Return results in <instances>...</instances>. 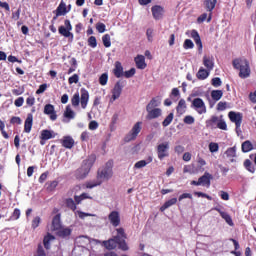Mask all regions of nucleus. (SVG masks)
Returning a JSON list of instances; mask_svg holds the SVG:
<instances>
[{
    "label": "nucleus",
    "instance_id": "nucleus-56",
    "mask_svg": "<svg viewBox=\"0 0 256 256\" xmlns=\"http://www.w3.org/2000/svg\"><path fill=\"white\" fill-rule=\"evenodd\" d=\"M68 83H69V85H73V83H75V84L79 83V75L74 74L73 76L69 77Z\"/></svg>",
    "mask_w": 256,
    "mask_h": 256
},
{
    "label": "nucleus",
    "instance_id": "nucleus-18",
    "mask_svg": "<svg viewBox=\"0 0 256 256\" xmlns=\"http://www.w3.org/2000/svg\"><path fill=\"white\" fill-rule=\"evenodd\" d=\"M151 12L153 18L156 21H159V19H163V13H165V9L163 8V6L155 5L151 8Z\"/></svg>",
    "mask_w": 256,
    "mask_h": 256
},
{
    "label": "nucleus",
    "instance_id": "nucleus-63",
    "mask_svg": "<svg viewBox=\"0 0 256 256\" xmlns=\"http://www.w3.org/2000/svg\"><path fill=\"white\" fill-rule=\"evenodd\" d=\"M47 91V84H42L36 91V95H41V93H45Z\"/></svg>",
    "mask_w": 256,
    "mask_h": 256
},
{
    "label": "nucleus",
    "instance_id": "nucleus-43",
    "mask_svg": "<svg viewBox=\"0 0 256 256\" xmlns=\"http://www.w3.org/2000/svg\"><path fill=\"white\" fill-rule=\"evenodd\" d=\"M225 155L227 157H237V147L233 146L226 150Z\"/></svg>",
    "mask_w": 256,
    "mask_h": 256
},
{
    "label": "nucleus",
    "instance_id": "nucleus-11",
    "mask_svg": "<svg viewBox=\"0 0 256 256\" xmlns=\"http://www.w3.org/2000/svg\"><path fill=\"white\" fill-rule=\"evenodd\" d=\"M156 152L160 161H163L165 157H169V142L158 144L156 147Z\"/></svg>",
    "mask_w": 256,
    "mask_h": 256
},
{
    "label": "nucleus",
    "instance_id": "nucleus-5",
    "mask_svg": "<svg viewBox=\"0 0 256 256\" xmlns=\"http://www.w3.org/2000/svg\"><path fill=\"white\" fill-rule=\"evenodd\" d=\"M93 165H95V156H90L88 159L83 160L81 167L76 170V179H85Z\"/></svg>",
    "mask_w": 256,
    "mask_h": 256
},
{
    "label": "nucleus",
    "instance_id": "nucleus-58",
    "mask_svg": "<svg viewBox=\"0 0 256 256\" xmlns=\"http://www.w3.org/2000/svg\"><path fill=\"white\" fill-rule=\"evenodd\" d=\"M196 197H203L204 199H208V201H213V197L209 196V194H205L203 192H194Z\"/></svg>",
    "mask_w": 256,
    "mask_h": 256
},
{
    "label": "nucleus",
    "instance_id": "nucleus-60",
    "mask_svg": "<svg viewBox=\"0 0 256 256\" xmlns=\"http://www.w3.org/2000/svg\"><path fill=\"white\" fill-rule=\"evenodd\" d=\"M88 128L90 129V131H95L96 129L99 128V123H97V121H95V120H92V121L89 123Z\"/></svg>",
    "mask_w": 256,
    "mask_h": 256
},
{
    "label": "nucleus",
    "instance_id": "nucleus-13",
    "mask_svg": "<svg viewBox=\"0 0 256 256\" xmlns=\"http://www.w3.org/2000/svg\"><path fill=\"white\" fill-rule=\"evenodd\" d=\"M217 5V0H204V9L209 12L207 23H211V19H213V9H215Z\"/></svg>",
    "mask_w": 256,
    "mask_h": 256
},
{
    "label": "nucleus",
    "instance_id": "nucleus-48",
    "mask_svg": "<svg viewBox=\"0 0 256 256\" xmlns=\"http://www.w3.org/2000/svg\"><path fill=\"white\" fill-rule=\"evenodd\" d=\"M88 45L89 47H92V49H95V47H97V38L95 36H90L88 38Z\"/></svg>",
    "mask_w": 256,
    "mask_h": 256
},
{
    "label": "nucleus",
    "instance_id": "nucleus-62",
    "mask_svg": "<svg viewBox=\"0 0 256 256\" xmlns=\"http://www.w3.org/2000/svg\"><path fill=\"white\" fill-rule=\"evenodd\" d=\"M207 19H209V16L207 13H203L197 18V23H204V21H207Z\"/></svg>",
    "mask_w": 256,
    "mask_h": 256
},
{
    "label": "nucleus",
    "instance_id": "nucleus-27",
    "mask_svg": "<svg viewBox=\"0 0 256 256\" xmlns=\"http://www.w3.org/2000/svg\"><path fill=\"white\" fill-rule=\"evenodd\" d=\"M203 65L206 67L208 71H213V68L215 67V63L213 62V58L209 56L203 57Z\"/></svg>",
    "mask_w": 256,
    "mask_h": 256
},
{
    "label": "nucleus",
    "instance_id": "nucleus-38",
    "mask_svg": "<svg viewBox=\"0 0 256 256\" xmlns=\"http://www.w3.org/2000/svg\"><path fill=\"white\" fill-rule=\"evenodd\" d=\"M161 105V102L157 98H152L147 104L146 109H157Z\"/></svg>",
    "mask_w": 256,
    "mask_h": 256
},
{
    "label": "nucleus",
    "instance_id": "nucleus-15",
    "mask_svg": "<svg viewBox=\"0 0 256 256\" xmlns=\"http://www.w3.org/2000/svg\"><path fill=\"white\" fill-rule=\"evenodd\" d=\"M55 135L53 130H42L40 134V145H45L46 141H49V139H55Z\"/></svg>",
    "mask_w": 256,
    "mask_h": 256
},
{
    "label": "nucleus",
    "instance_id": "nucleus-1",
    "mask_svg": "<svg viewBox=\"0 0 256 256\" xmlns=\"http://www.w3.org/2000/svg\"><path fill=\"white\" fill-rule=\"evenodd\" d=\"M117 234L108 240L100 242L101 247H105L107 251H115L119 248L121 251H129V245H127V233L125 228L120 227L116 229Z\"/></svg>",
    "mask_w": 256,
    "mask_h": 256
},
{
    "label": "nucleus",
    "instance_id": "nucleus-25",
    "mask_svg": "<svg viewBox=\"0 0 256 256\" xmlns=\"http://www.w3.org/2000/svg\"><path fill=\"white\" fill-rule=\"evenodd\" d=\"M149 163H153V156H149L146 160H140L134 164V169H143L147 167Z\"/></svg>",
    "mask_w": 256,
    "mask_h": 256
},
{
    "label": "nucleus",
    "instance_id": "nucleus-36",
    "mask_svg": "<svg viewBox=\"0 0 256 256\" xmlns=\"http://www.w3.org/2000/svg\"><path fill=\"white\" fill-rule=\"evenodd\" d=\"M220 217H222V219H224V221H226V223L230 227H233L235 225V223H233V219L231 218V215H229V213L221 212V216Z\"/></svg>",
    "mask_w": 256,
    "mask_h": 256
},
{
    "label": "nucleus",
    "instance_id": "nucleus-26",
    "mask_svg": "<svg viewBox=\"0 0 256 256\" xmlns=\"http://www.w3.org/2000/svg\"><path fill=\"white\" fill-rule=\"evenodd\" d=\"M134 61L137 69H146L147 63H145V56L137 55V57L134 58Z\"/></svg>",
    "mask_w": 256,
    "mask_h": 256
},
{
    "label": "nucleus",
    "instance_id": "nucleus-17",
    "mask_svg": "<svg viewBox=\"0 0 256 256\" xmlns=\"http://www.w3.org/2000/svg\"><path fill=\"white\" fill-rule=\"evenodd\" d=\"M44 115H48L51 121H57V112H55V106L52 104L44 106Z\"/></svg>",
    "mask_w": 256,
    "mask_h": 256
},
{
    "label": "nucleus",
    "instance_id": "nucleus-23",
    "mask_svg": "<svg viewBox=\"0 0 256 256\" xmlns=\"http://www.w3.org/2000/svg\"><path fill=\"white\" fill-rule=\"evenodd\" d=\"M113 74L117 79H121L123 77V65L121 64L120 61L115 62V67L113 69Z\"/></svg>",
    "mask_w": 256,
    "mask_h": 256
},
{
    "label": "nucleus",
    "instance_id": "nucleus-4",
    "mask_svg": "<svg viewBox=\"0 0 256 256\" xmlns=\"http://www.w3.org/2000/svg\"><path fill=\"white\" fill-rule=\"evenodd\" d=\"M234 69L239 72V77L241 79H247L251 75V68L249 67V61L245 58H236L232 61Z\"/></svg>",
    "mask_w": 256,
    "mask_h": 256
},
{
    "label": "nucleus",
    "instance_id": "nucleus-6",
    "mask_svg": "<svg viewBox=\"0 0 256 256\" xmlns=\"http://www.w3.org/2000/svg\"><path fill=\"white\" fill-rule=\"evenodd\" d=\"M228 117L232 123H235V131L239 135L241 133V123H243V114L241 112L230 111Z\"/></svg>",
    "mask_w": 256,
    "mask_h": 256
},
{
    "label": "nucleus",
    "instance_id": "nucleus-9",
    "mask_svg": "<svg viewBox=\"0 0 256 256\" xmlns=\"http://www.w3.org/2000/svg\"><path fill=\"white\" fill-rule=\"evenodd\" d=\"M142 124H143V122H137L136 124H134V126L132 127L130 132L124 137L125 143H129V142L135 141V139H137V136L139 135V133H141V125Z\"/></svg>",
    "mask_w": 256,
    "mask_h": 256
},
{
    "label": "nucleus",
    "instance_id": "nucleus-45",
    "mask_svg": "<svg viewBox=\"0 0 256 256\" xmlns=\"http://www.w3.org/2000/svg\"><path fill=\"white\" fill-rule=\"evenodd\" d=\"M229 241H232L233 245H234L235 251H232V253L236 256H241V252H237V251H239V248H240L239 242L233 238H230Z\"/></svg>",
    "mask_w": 256,
    "mask_h": 256
},
{
    "label": "nucleus",
    "instance_id": "nucleus-10",
    "mask_svg": "<svg viewBox=\"0 0 256 256\" xmlns=\"http://www.w3.org/2000/svg\"><path fill=\"white\" fill-rule=\"evenodd\" d=\"M65 26H59L58 33L62 35V37L73 39V26L71 25V21L69 19H66L64 21Z\"/></svg>",
    "mask_w": 256,
    "mask_h": 256
},
{
    "label": "nucleus",
    "instance_id": "nucleus-21",
    "mask_svg": "<svg viewBox=\"0 0 256 256\" xmlns=\"http://www.w3.org/2000/svg\"><path fill=\"white\" fill-rule=\"evenodd\" d=\"M31 129H33V114L29 113L24 122V133H31Z\"/></svg>",
    "mask_w": 256,
    "mask_h": 256
},
{
    "label": "nucleus",
    "instance_id": "nucleus-53",
    "mask_svg": "<svg viewBox=\"0 0 256 256\" xmlns=\"http://www.w3.org/2000/svg\"><path fill=\"white\" fill-rule=\"evenodd\" d=\"M217 128L221 129L222 131H227V123L225 122V120H218Z\"/></svg>",
    "mask_w": 256,
    "mask_h": 256
},
{
    "label": "nucleus",
    "instance_id": "nucleus-14",
    "mask_svg": "<svg viewBox=\"0 0 256 256\" xmlns=\"http://www.w3.org/2000/svg\"><path fill=\"white\" fill-rule=\"evenodd\" d=\"M147 115L146 119L151 121L153 119H159L163 115V110L161 108H146Z\"/></svg>",
    "mask_w": 256,
    "mask_h": 256
},
{
    "label": "nucleus",
    "instance_id": "nucleus-22",
    "mask_svg": "<svg viewBox=\"0 0 256 256\" xmlns=\"http://www.w3.org/2000/svg\"><path fill=\"white\" fill-rule=\"evenodd\" d=\"M190 35L193 38L195 44L197 45L199 51H201L203 49V42L201 41V36L199 35V32H197V30H192Z\"/></svg>",
    "mask_w": 256,
    "mask_h": 256
},
{
    "label": "nucleus",
    "instance_id": "nucleus-54",
    "mask_svg": "<svg viewBox=\"0 0 256 256\" xmlns=\"http://www.w3.org/2000/svg\"><path fill=\"white\" fill-rule=\"evenodd\" d=\"M135 73H136L135 68H131L130 70L125 71L123 73V75H124V77H126V79H131V77H133L135 75Z\"/></svg>",
    "mask_w": 256,
    "mask_h": 256
},
{
    "label": "nucleus",
    "instance_id": "nucleus-2",
    "mask_svg": "<svg viewBox=\"0 0 256 256\" xmlns=\"http://www.w3.org/2000/svg\"><path fill=\"white\" fill-rule=\"evenodd\" d=\"M113 177V160H109L106 166L99 169L97 172V180L86 182V189H93V187H99L103 181L101 179L109 180Z\"/></svg>",
    "mask_w": 256,
    "mask_h": 256
},
{
    "label": "nucleus",
    "instance_id": "nucleus-47",
    "mask_svg": "<svg viewBox=\"0 0 256 256\" xmlns=\"http://www.w3.org/2000/svg\"><path fill=\"white\" fill-rule=\"evenodd\" d=\"M109 81V75L107 73H103L100 77H99V83L102 86L107 85V82Z\"/></svg>",
    "mask_w": 256,
    "mask_h": 256
},
{
    "label": "nucleus",
    "instance_id": "nucleus-46",
    "mask_svg": "<svg viewBox=\"0 0 256 256\" xmlns=\"http://www.w3.org/2000/svg\"><path fill=\"white\" fill-rule=\"evenodd\" d=\"M19 217H21V210L19 208H15L10 219L11 221H17Z\"/></svg>",
    "mask_w": 256,
    "mask_h": 256
},
{
    "label": "nucleus",
    "instance_id": "nucleus-42",
    "mask_svg": "<svg viewBox=\"0 0 256 256\" xmlns=\"http://www.w3.org/2000/svg\"><path fill=\"white\" fill-rule=\"evenodd\" d=\"M59 185V182L57 180L51 181V182H47L46 183V189L49 192H53L55 191V189H57V186Z\"/></svg>",
    "mask_w": 256,
    "mask_h": 256
},
{
    "label": "nucleus",
    "instance_id": "nucleus-7",
    "mask_svg": "<svg viewBox=\"0 0 256 256\" xmlns=\"http://www.w3.org/2000/svg\"><path fill=\"white\" fill-rule=\"evenodd\" d=\"M213 179V175H211L209 172H205L203 176H201L198 181L192 180L190 182V185H194L195 187H199L202 185V187H206L209 189L211 187V180Z\"/></svg>",
    "mask_w": 256,
    "mask_h": 256
},
{
    "label": "nucleus",
    "instance_id": "nucleus-55",
    "mask_svg": "<svg viewBox=\"0 0 256 256\" xmlns=\"http://www.w3.org/2000/svg\"><path fill=\"white\" fill-rule=\"evenodd\" d=\"M222 81H221V78L219 77H215L211 80V85H213V87H221L222 85Z\"/></svg>",
    "mask_w": 256,
    "mask_h": 256
},
{
    "label": "nucleus",
    "instance_id": "nucleus-28",
    "mask_svg": "<svg viewBox=\"0 0 256 256\" xmlns=\"http://www.w3.org/2000/svg\"><path fill=\"white\" fill-rule=\"evenodd\" d=\"M51 241H55V236H53L51 233H48L46 236H44L43 245L47 251L51 249Z\"/></svg>",
    "mask_w": 256,
    "mask_h": 256
},
{
    "label": "nucleus",
    "instance_id": "nucleus-37",
    "mask_svg": "<svg viewBox=\"0 0 256 256\" xmlns=\"http://www.w3.org/2000/svg\"><path fill=\"white\" fill-rule=\"evenodd\" d=\"M223 97V90H212L211 98L213 101H219Z\"/></svg>",
    "mask_w": 256,
    "mask_h": 256
},
{
    "label": "nucleus",
    "instance_id": "nucleus-32",
    "mask_svg": "<svg viewBox=\"0 0 256 256\" xmlns=\"http://www.w3.org/2000/svg\"><path fill=\"white\" fill-rule=\"evenodd\" d=\"M177 204V198H171L170 200L166 201L161 207L160 211H165L166 209H169V207H173V205Z\"/></svg>",
    "mask_w": 256,
    "mask_h": 256
},
{
    "label": "nucleus",
    "instance_id": "nucleus-19",
    "mask_svg": "<svg viewBox=\"0 0 256 256\" xmlns=\"http://www.w3.org/2000/svg\"><path fill=\"white\" fill-rule=\"evenodd\" d=\"M71 233H73V229L68 227H61L59 230H56L57 237H60L61 239H67L68 237H71Z\"/></svg>",
    "mask_w": 256,
    "mask_h": 256
},
{
    "label": "nucleus",
    "instance_id": "nucleus-8",
    "mask_svg": "<svg viewBox=\"0 0 256 256\" xmlns=\"http://www.w3.org/2000/svg\"><path fill=\"white\" fill-rule=\"evenodd\" d=\"M127 85V82L125 80H119L114 85V88L112 89V96L110 101L113 103V101H117L119 97H121V93H123V87Z\"/></svg>",
    "mask_w": 256,
    "mask_h": 256
},
{
    "label": "nucleus",
    "instance_id": "nucleus-39",
    "mask_svg": "<svg viewBox=\"0 0 256 256\" xmlns=\"http://www.w3.org/2000/svg\"><path fill=\"white\" fill-rule=\"evenodd\" d=\"M64 117H66V119H75V111H73V109H71L70 105L66 106V110L64 112Z\"/></svg>",
    "mask_w": 256,
    "mask_h": 256
},
{
    "label": "nucleus",
    "instance_id": "nucleus-41",
    "mask_svg": "<svg viewBox=\"0 0 256 256\" xmlns=\"http://www.w3.org/2000/svg\"><path fill=\"white\" fill-rule=\"evenodd\" d=\"M244 167L246 170L249 171V173H255V165L253 164V162H251V160L246 159L244 161Z\"/></svg>",
    "mask_w": 256,
    "mask_h": 256
},
{
    "label": "nucleus",
    "instance_id": "nucleus-24",
    "mask_svg": "<svg viewBox=\"0 0 256 256\" xmlns=\"http://www.w3.org/2000/svg\"><path fill=\"white\" fill-rule=\"evenodd\" d=\"M61 214H56L52 219V231H58L62 228Z\"/></svg>",
    "mask_w": 256,
    "mask_h": 256
},
{
    "label": "nucleus",
    "instance_id": "nucleus-33",
    "mask_svg": "<svg viewBox=\"0 0 256 256\" xmlns=\"http://www.w3.org/2000/svg\"><path fill=\"white\" fill-rule=\"evenodd\" d=\"M65 205L70 211H77V204L73 198H67L65 200Z\"/></svg>",
    "mask_w": 256,
    "mask_h": 256
},
{
    "label": "nucleus",
    "instance_id": "nucleus-30",
    "mask_svg": "<svg viewBox=\"0 0 256 256\" xmlns=\"http://www.w3.org/2000/svg\"><path fill=\"white\" fill-rule=\"evenodd\" d=\"M242 153H249L250 151H253L255 147H253V143H251L249 140H246L241 145Z\"/></svg>",
    "mask_w": 256,
    "mask_h": 256
},
{
    "label": "nucleus",
    "instance_id": "nucleus-59",
    "mask_svg": "<svg viewBox=\"0 0 256 256\" xmlns=\"http://www.w3.org/2000/svg\"><path fill=\"white\" fill-rule=\"evenodd\" d=\"M96 29H97L98 33H105L106 26L103 22H98L96 24Z\"/></svg>",
    "mask_w": 256,
    "mask_h": 256
},
{
    "label": "nucleus",
    "instance_id": "nucleus-49",
    "mask_svg": "<svg viewBox=\"0 0 256 256\" xmlns=\"http://www.w3.org/2000/svg\"><path fill=\"white\" fill-rule=\"evenodd\" d=\"M209 151L210 153H217V151H219V144L215 142H211L209 144Z\"/></svg>",
    "mask_w": 256,
    "mask_h": 256
},
{
    "label": "nucleus",
    "instance_id": "nucleus-34",
    "mask_svg": "<svg viewBox=\"0 0 256 256\" xmlns=\"http://www.w3.org/2000/svg\"><path fill=\"white\" fill-rule=\"evenodd\" d=\"M219 122V117L212 116L209 120L206 121V127L209 129H215V125Z\"/></svg>",
    "mask_w": 256,
    "mask_h": 256
},
{
    "label": "nucleus",
    "instance_id": "nucleus-61",
    "mask_svg": "<svg viewBox=\"0 0 256 256\" xmlns=\"http://www.w3.org/2000/svg\"><path fill=\"white\" fill-rule=\"evenodd\" d=\"M23 103H25V99H24L23 97H18V98L14 101L15 107H23Z\"/></svg>",
    "mask_w": 256,
    "mask_h": 256
},
{
    "label": "nucleus",
    "instance_id": "nucleus-12",
    "mask_svg": "<svg viewBox=\"0 0 256 256\" xmlns=\"http://www.w3.org/2000/svg\"><path fill=\"white\" fill-rule=\"evenodd\" d=\"M192 107H194L199 115L207 113V106H205V102L201 98H194L192 101Z\"/></svg>",
    "mask_w": 256,
    "mask_h": 256
},
{
    "label": "nucleus",
    "instance_id": "nucleus-3",
    "mask_svg": "<svg viewBox=\"0 0 256 256\" xmlns=\"http://www.w3.org/2000/svg\"><path fill=\"white\" fill-rule=\"evenodd\" d=\"M72 107H79L81 105L82 109H87V105H89V91L85 88L80 89L79 92H76L71 98Z\"/></svg>",
    "mask_w": 256,
    "mask_h": 256
},
{
    "label": "nucleus",
    "instance_id": "nucleus-16",
    "mask_svg": "<svg viewBox=\"0 0 256 256\" xmlns=\"http://www.w3.org/2000/svg\"><path fill=\"white\" fill-rule=\"evenodd\" d=\"M108 219L113 227H119V225H121V216L118 211H112L108 215Z\"/></svg>",
    "mask_w": 256,
    "mask_h": 256
},
{
    "label": "nucleus",
    "instance_id": "nucleus-64",
    "mask_svg": "<svg viewBox=\"0 0 256 256\" xmlns=\"http://www.w3.org/2000/svg\"><path fill=\"white\" fill-rule=\"evenodd\" d=\"M26 104L28 105V107H33V105H35V97L34 96H29L26 99Z\"/></svg>",
    "mask_w": 256,
    "mask_h": 256
},
{
    "label": "nucleus",
    "instance_id": "nucleus-29",
    "mask_svg": "<svg viewBox=\"0 0 256 256\" xmlns=\"http://www.w3.org/2000/svg\"><path fill=\"white\" fill-rule=\"evenodd\" d=\"M55 11L57 12V16H65L66 13H69V10H67V4L63 1L60 2Z\"/></svg>",
    "mask_w": 256,
    "mask_h": 256
},
{
    "label": "nucleus",
    "instance_id": "nucleus-35",
    "mask_svg": "<svg viewBox=\"0 0 256 256\" xmlns=\"http://www.w3.org/2000/svg\"><path fill=\"white\" fill-rule=\"evenodd\" d=\"M185 109H187V103L185 102V99H180L176 107L177 113L183 115V113H185Z\"/></svg>",
    "mask_w": 256,
    "mask_h": 256
},
{
    "label": "nucleus",
    "instance_id": "nucleus-50",
    "mask_svg": "<svg viewBox=\"0 0 256 256\" xmlns=\"http://www.w3.org/2000/svg\"><path fill=\"white\" fill-rule=\"evenodd\" d=\"M184 49H193L195 47V44L191 39H186L183 44Z\"/></svg>",
    "mask_w": 256,
    "mask_h": 256
},
{
    "label": "nucleus",
    "instance_id": "nucleus-57",
    "mask_svg": "<svg viewBox=\"0 0 256 256\" xmlns=\"http://www.w3.org/2000/svg\"><path fill=\"white\" fill-rule=\"evenodd\" d=\"M20 18H21V8H18L16 12L12 13L11 19L13 21H19Z\"/></svg>",
    "mask_w": 256,
    "mask_h": 256
},
{
    "label": "nucleus",
    "instance_id": "nucleus-52",
    "mask_svg": "<svg viewBox=\"0 0 256 256\" xmlns=\"http://www.w3.org/2000/svg\"><path fill=\"white\" fill-rule=\"evenodd\" d=\"M36 253H37V256H47V253H45V248H43L42 244H38Z\"/></svg>",
    "mask_w": 256,
    "mask_h": 256
},
{
    "label": "nucleus",
    "instance_id": "nucleus-40",
    "mask_svg": "<svg viewBox=\"0 0 256 256\" xmlns=\"http://www.w3.org/2000/svg\"><path fill=\"white\" fill-rule=\"evenodd\" d=\"M174 117H175V114H173V112L168 114V116L163 120L162 126L163 127H169V125H171V123H173Z\"/></svg>",
    "mask_w": 256,
    "mask_h": 256
},
{
    "label": "nucleus",
    "instance_id": "nucleus-20",
    "mask_svg": "<svg viewBox=\"0 0 256 256\" xmlns=\"http://www.w3.org/2000/svg\"><path fill=\"white\" fill-rule=\"evenodd\" d=\"M60 143L65 149H73L75 146V140L71 136H64L63 139L60 140Z\"/></svg>",
    "mask_w": 256,
    "mask_h": 256
},
{
    "label": "nucleus",
    "instance_id": "nucleus-31",
    "mask_svg": "<svg viewBox=\"0 0 256 256\" xmlns=\"http://www.w3.org/2000/svg\"><path fill=\"white\" fill-rule=\"evenodd\" d=\"M197 79L200 81H205L207 77H209V70H205V68L201 67L196 74Z\"/></svg>",
    "mask_w": 256,
    "mask_h": 256
},
{
    "label": "nucleus",
    "instance_id": "nucleus-51",
    "mask_svg": "<svg viewBox=\"0 0 256 256\" xmlns=\"http://www.w3.org/2000/svg\"><path fill=\"white\" fill-rule=\"evenodd\" d=\"M39 225H41V217L36 216L32 220V229H37V227H39Z\"/></svg>",
    "mask_w": 256,
    "mask_h": 256
},
{
    "label": "nucleus",
    "instance_id": "nucleus-44",
    "mask_svg": "<svg viewBox=\"0 0 256 256\" xmlns=\"http://www.w3.org/2000/svg\"><path fill=\"white\" fill-rule=\"evenodd\" d=\"M102 43H103L104 47H106V48L111 47V36L109 34H105L102 37Z\"/></svg>",
    "mask_w": 256,
    "mask_h": 256
}]
</instances>
